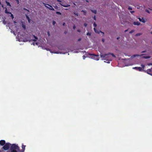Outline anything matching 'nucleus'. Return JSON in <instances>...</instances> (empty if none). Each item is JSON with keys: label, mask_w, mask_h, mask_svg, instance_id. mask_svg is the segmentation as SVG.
<instances>
[{"label": "nucleus", "mask_w": 152, "mask_h": 152, "mask_svg": "<svg viewBox=\"0 0 152 152\" xmlns=\"http://www.w3.org/2000/svg\"><path fill=\"white\" fill-rule=\"evenodd\" d=\"M100 33H102L103 34V35H104V33L103 32H102L101 31V32H100Z\"/></svg>", "instance_id": "51"}, {"label": "nucleus", "mask_w": 152, "mask_h": 152, "mask_svg": "<svg viewBox=\"0 0 152 152\" xmlns=\"http://www.w3.org/2000/svg\"><path fill=\"white\" fill-rule=\"evenodd\" d=\"M96 60H99V58H97V59H96Z\"/></svg>", "instance_id": "59"}, {"label": "nucleus", "mask_w": 152, "mask_h": 152, "mask_svg": "<svg viewBox=\"0 0 152 152\" xmlns=\"http://www.w3.org/2000/svg\"><path fill=\"white\" fill-rule=\"evenodd\" d=\"M128 9L129 10H132V8L130 6L129 7Z\"/></svg>", "instance_id": "24"}, {"label": "nucleus", "mask_w": 152, "mask_h": 152, "mask_svg": "<svg viewBox=\"0 0 152 152\" xmlns=\"http://www.w3.org/2000/svg\"><path fill=\"white\" fill-rule=\"evenodd\" d=\"M64 33H65V34H66V32H64Z\"/></svg>", "instance_id": "63"}, {"label": "nucleus", "mask_w": 152, "mask_h": 152, "mask_svg": "<svg viewBox=\"0 0 152 152\" xmlns=\"http://www.w3.org/2000/svg\"><path fill=\"white\" fill-rule=\"evenodd\" d=\"M62 6H63V7H68L70 6V5H68V4H66V5H62L61 4Z\"/></svg>", "instance_id": "13"}, {"label": "nucleus", "mask_w": 152, "mask_h": 152, "mask_svg": "<svg viewBox=\"0 0 152 152\" xmlns=\"http://www.w3.org/2000/svg\"><path fill=\"white\" fill-rule=\"evenodd\" d=\"M56 13L57 14H60V15H61V13L60 12H56Z\"/></svg>", "instance_id": "38"}, {"label": "nucleus", "mask_w": 152, "mask_h": 152, "mask_svg": "<svg viewBox=\"0 0 152 152\" xmlns=\"http://www.w3.org/2000/svg\"><path fill=\"white\" fill-rule=\"evenodd\" d=\"M108 55H109V54H103L102 53H101L100 56L101 58L104 59V58H105V57H106V56H107Z\"/></svg>", "instance_id": "4"}, {"label": "nucleus", "mask_w": 152, "mask_h": 152, "mask_svg": "<svg viewBox=\"0 0 152 152\" xmlns=\"http://www.w3.org/2000/svg\"><path fill=\"white\" fill-rule=\"evenodd\" d=\"M133 69H138L139 71H141L142 70V69L141 67H136L133 68Z\"/></svg>", "instance_id": "6"}, {"label": "nucleus", "mask_w": 152, "mask_h": 152, "mask_svg": "<svg viewBox=\"0 0 152 152\" xmlns=\"http://www.w3.org/2000/svg\"><path fill=\"white\" fill-rule=\"evenodd\" d=\"M120 38V37H118L117 38V39H119Z\"/></svg>", "instance_id": "57"}, {"label": "nucleus", "mask_w": 152, "mask_h": 152, "mask_svg": "<svg viewBox=\"0 0 152 152\" xmlns=\"http://www.w3.org/2000/svg\"><path fill=\"white\" fill-rule=\"evenodd\" d=\"M148 66L152 65V63H149L148 64Z\"/></svg>", "instance_id": "40"}, {"label": "nucleus", "mask_w": 152, "mask_h": 152, "mask_svg": "<svg viewBox=\"0 0 152 152\" xmlns=\"http://www.w3.org/2000/svg\"><path fill=\"white\" fill-rule=\"evenodd\" d=\"M146 52V51L145 50V51H142L141 52V53H145V52Z\"/></svg>", "instance_id": "50"}, {"label": "nucleus", "mask_w": 152, "mask_h": 152, "mask_svg": "<svg viewBox=\"0 0 152 152\" xmlns=\"http://www.w3.org/2000/svg\"><path fill=\"white\" fill-rule=\"evenodd\" d=\"M74 14L75 15H76L77 16H78V14L77 12H74Z\"/></svg>", "instance_id": "28"}, {"label": "nucleus", "mask_w": 152, "mask_h": 152, "mask_svg": "<svg viewBox=\"0 0 152 152\" xmlns=\"http://www.w3.org/2000/svg\"><path fill=\"white\" fill-rule=\"evenodd\" d=\"M43 4H44L45 7L48 8L50 10H54V9L53 8L52 6L48 4H45L44 3H43Z\"/></svg>", "instance_id": "3"}, {"label": "nucleus", "mask_w": 152, "mask_h": 152, "mask_svg": "<svg viewBox=\"0 0 152 152\" xmlns=\"http://www.w3.org/2000/svg\"><path fill=\"white\" fill-rule=\"evenodd\" d=\"M86 34L87 35L90 36L91 35V33L88 32Z\"/></svg>", "instance_id": "30"}, {"label": "nucleus", "mask_w": 152, "mask_h": 152, "mask_svg": "<svg viewBox=\"0 0 152 152\" xmlns=\"http://www.w3.org/2000/svg\"><path fill=\"white\" fill-rule=\"evenodd\" d=\"M33 45H34V43H33Z\"/></svg>", "instance_id": "64"}, {"label": "nucleus", "mask_w": 152, "mask_h": 152, "mask_svg": "<svg viewBox=\"0 0 152 152\" xmlns=\"http://www.w3.org/2000/svg\"><path fill=\"white\" fill-rule=\"evenodd\" d=\"M5 12L6 13H8V12L7 11V9H6L5 10Z\"/></svg>", "instance_id": "36"}, {"label": "nucleus", "mask_w": 152, "mask_h": 152, "mask_svg": "<svg viewBox=\"0 0 152 152\" xmlns=\"http://www.w3.org/2000/svg\"><path fill=\"white\" fill-rule=\"evenodd\" d=\"M77 31L79 32H81V31L79 29L77 30Z\"/></svg>", "instance_id": "47"}, {"label": "nucleus", "mask_w": 152, "mask_h": 152, "mask_svg": "<svg viewBox=\"0 0 152 152\" xmlns=\"http://www.w3.org/2000/svg\"><path fill=\"white\" fill-rule=\"evenodd\" d=\"M34 37L35 39H37V37L35 36L34 35Z\"/></svg>", "instance_id": "39"}, {"label": "nucleus", "mask_w": 152, "mask_h": 152, "mask_svg": "<svg viewBox=\"0 0 152 152\" xmlns=\"http://www.w3.org/2000/svg\"><path fill=\"white\" fill-rule=\"evenodd\" d=\"M142 58L145 59H148L150 58V57L149 56H143Z\"/></svg>", "instance_id": "12"}, {"label": "nucleus", "mask_w": 152, "mask_h": 152, "mask_svg": "<svg viewBox=\"0 0 152 152\" xmlns=\"http://www.w3.org/2000/svg\"><path fill=\"white\" fill-rule=\"evenodd\" d=\"M136 57V54L134 55L133 56H132L131 57V58L132 59H133L134 58Z\"/></svg>", "instance_id": "19"}, {"label": "nucleus", "mask_w": 152, "mask_h": 152, "mask_svg": "<svg viewBox=\"0 0 152 152\" xmlns=\"http://www.w3.org/2000/svg\"><path fill=\"white\" fill-rule=\"evenodd\" d=\"M5 142L4 140H1L0 141V144L2 145H3L5 144Z\"/></svg>", "instance_id": "7"}, {"label": "nucleus", "mask_w": 152, "mask_h": 152, "mask_svg": "<svg viewBox=\"0 0 152 152\" xmlns=\"http://www.w3.org/2000/svg\"><path fill=\"white\" fill-rule=\"evenodd\" d=\"M133 24L135 25L139 26L140 24V23L138 21L134 22L133 23Z\"/></svg>", "instance_id": "8"}, {"label": "nucleus", "mask_w": 152, "mask_h": 152, "mask_svg": "<svg viewBox=\"0 0 152 152\" xmlns=\"http://www.w3.org/2000/svg\"><path fill=\"white\" fill-rule=\"evenodd\" d=\"M2 22H3V23L4 24H5L6 23V21H5L4 20H2Z\"/></svg>", "instance_id": "21"}, {"label": "nucleus", "mask_w": 152, "mask_h": 152, "mask_svg": "<svg viewBox=\"0 0 152 152\" xmlns=\"http://www.w3.org/2000/svg\"><path fill=\"white\" fill-rule=\"evenodd\" d=\"M22 27L24 29H26V26L23 23H22Z\"/></svg>", "instance_id": "15"}, {"label": "nucleus", "mask_w": 152, "mask_h": 152, "mask_svg": "<svg viewBox=\"0 0 152 152\" xmlns=\"http://www.w3.org/2000/svg\"><path fill=\"white\" fill-rule=\"evenodd\" d=\"M81 38H80L78 39V41H80L81 40Z\"/></svg>", "instance_id": "46"}, {"label": "nucleus", "mask_w": 152, "mask_h": 152, "mask_svg": "<svg viewBox=\"0 0 152 152\" xmlns=\"http://www.w3.org/2000/svg\"><path fill=\"white\" fill-rule=\"evenodd\" d=\"M10 17L12 18V19L14 18L13 15L12 14H11Z\"/></svg>", "instance_id": "26"}, {"label": "nucleus", "mask_w": 152, "mask_h": 152, "mask_svg": "<svg viewBox=\"0 0 152 152\" xmlns=\"http://www.w3.org/2000/svg\"><path fill=\"white\" fill-rule=\"evenodd\" d=\"M10 152H21L18 146L15 144L11 145L10 150Z\"/></svg>", "instance_id": "1"}, {"label": "nucleus", "mask_w": 152, "mask_h": 152, "mask_svg": "<svg viewBox=\"0 0 152 152\" xmlns=\"http://www.w3.org/2000/svg\"><path fill=\"white\" fill-rule=\"evenodd\" d=\"M87 25V24L86 23H85L84 24V26H85V27H86Z\"/></svg>", "instance_id": "37"}, {"label": "nucleus", "mask_w": 152, "mask_h": 152, "mask_svg": "<svg viewBox=\"0 0 152 152\" xmlns=\"http://www.w3.org/2000/svg\"><path fill=\"white\" fill-rule=\"evenodd\" d=\"M108 54H109V55L111 54L113 57H115V56L113 53H109Z\"/></svg>", "instance_id": "20"}, {"label": "nucleus", "mask_w": 152, "mask_h": 152, "mask_svg": "<svg viewBox=\"0 0 152 152\" xmlns=\"http://www.w3.org/2000/svg\"><path fill=\"white\" fill-rule=\"evenodd\" d=\"M65 23H64L63 24V26H65Z\"/></svg>", "instance_id": "55"}, {"label": "nucleus", "mask_w": 152, "mask_h": 152, "mask_svg": "<svg viewBox=\"0 0 152 152\" xmlns=\"http://www.w3.org/2000/svg\"><path fill=\"white\" fill-rule=\"evenodd\" d=\"M23 10H25L27 11L28 12H29V11L28 10H27V9H26V8H23Z\"/></svg>", "instance_id": "32"}, {"label": "nucleus", "mask_w": 152, "mask_h": 152, "mask_svg": "<svg viewBox=\"0 0 152 152\" xmlns=\"http://www.w3.org/2000/svg\"><path fill=\"white\" fill-rule=\"evenodd\" d=\"M141 66L143 68H144L145 67V66L143 65L142 64Z\"/></svg>", "instance_id": "42"}, {"label": "nucleus", "mask_w": 152, "mask_h": 152, "mask_svg": "<svg viewBox=\"0 0 152 152\" xmlns=\"http://www.w3.org/2000/svg\"><path fill=\"white\" fill-rule=\"evenodd\" d=\"M57 1H58V2H61V1H60V0H58Z\"/></svg>", "instance_id": "58"}, {"label": "nucleus", "mask_w": 152, "mask_h": 152, "mask_svg": "<svg viewBox=\"0 0 152 152\" xmlns=\"http://www.w3.org/2000/svg\"><path fill=\"white\" fill-rule=\"evenodd\" d=\"M151 69H148V70H147V73L148 74L151 75H152V74H151V73H149V72H151Z\"/></svg>", "instance_id": "10"}, {"label": "nucleus", "mask_w": 152, "mask_h": 152, "mask_svg": "<svg viewBox=\"0 0 152 152\" xmlns=\"http://www.w3.org/2000/svg\"><path fill=\"white\" fill-rule=\"evenodd\" d=\"M139 21L140 22H142L143 23H145L146 22V20L143 18H138Z\"/></svg>", "instance_id": "5"}, {"label": "nucleus", "mask_w": 152, "mask_h": 152, "mask_svg": "<svg viewBox=\"0 0 152 152\" xmlns=\"http://www.w3.org/2000/svg\"><path fill=\"white\" fill-rule=\"evenodd\" d=\"M56 22L55 21H53V25H55V24L56 23Z\"/></svg>", "instance_id": "31"}, {"label": "nucleus", "mask_w": 152, "mask_h": 152, "mask_svg": "<svg viewBox=\"0 0 152 152\" xmlns=\"http://www.w3.org/2000/svg\"><path fill=\"white\" fill-rule=\"evenodd\" d=\"M36 44L37 45V43H36Z\"/></svg>", "instance_id": "61"}, {"label": "nucleus", "mask_w": 152, "mask_h": 152, "mask_svg": "<svg viewBox=\"0 0 152 152\" xmlns=\"http://www.w3.org/2000/svg\"><path fill=\"white\" fill-rule=\"evenodd\" d=\"M32 40L34 41H35L36 40L35 39H33Z\"/></svg>", "instance_id": "60"}, {"label": "nucleus", "mask_w": 152, "mask_h": 152, "mask_svg": "<svg viewBox=\"0 0 152 152\" xmlns=\"http://www.w3.org/2000/svg\"><path fill=\"white\" fill-rule=\"evenodd\" d=\"M81 12H83V14L84 15H86V10H82L81 11Z\"/></svg>", "instance_id": "14"}, {"label": "nucleus", "mask_w": 152, "mask_h": 152, "mask_svg": "<svg viewBox=\"0 0 152 152\" xmlns=\"http://www.w3.org/2000/svg\"><path fill=\"white\" fill-rule=\"evenodd\" d=\"M94 29L95 31V32L96 33V31H97V30H96V28H94Z\"/></svg>", "instance_id": "34"}, {"label": "nucleus", "mask_w": 152, "mask_h": 152, "mask_svg": "<svg viewBox=\"0 0 152 152\" xmlns=\"http://www.w3.org/2000/svg\"><path fill=\"white\" fill-rule=\"evenodd\" d=\"M94 26L95 28L97 26V25L95 23H94Z\"/></svg>", "instance_id": "25"}, {"label": "nucleus", "mask_w": 152, "mask_h": 152, "mask_svg": "<svg viewBox=\"0 0 152 152\" xmlns=\"http://www.w3.org/2000/svg\"><path fill=\"white\" fill-rule=\"evenodd\" d=\"M26 18L27 19L28 22L30 23L31 22V20L29 18V17L28 16H27V15H26Z\"/></svg>", "instance_id": "9"}, {"label": "nucleus", "mask_w": 152, "mask_h": 152, "mask_svg": "<svg viewBox=\"0 0 152 152\" xmlns=\"http://www.w3.org/2000/svg\"><path fill=\"white\" fill-rule=\"evenodd\" d=\"M91 11L94 13L96 14L97 13V11L96 10H91Z\"/></svg>", "instance_id": "11"}, {"label": "nucleus", "mask_w": 152, "mask_h": 152, "mask_svg": "<svg viewBox=\"0 0 152 152\" xmlns=\"http://www.w3.org/2000/svg\"><path fill=\"white\" fill-rule=\"evenodd\" d=\"M73 29H75V28H76L75 26V25H74L73 26Z\"/></svg>", "instance_id": "43"}, {"label": "nucleus", "mask_w": 152, "mask_h": 152, "mask_svg": "<svg viewBox=\"0 0 152 152\" xmlns=\"http://www.w3.org/2000/svg\"><path fill=\"white\" fill-rule=\"evenodd\" d=\"M16 1L17 2L18 4H19V0H18V1Z\"/></svg>", "instance_id": "54"}, {"label": "nucleus", "mask_w": 152, "mask_h": 152, "mask_svg": "<svg viewBox=\"0 0 152 152\" xmlns=\"http://www.w3.org/2000/svg\"><path fill=\"white\" fill-rule=\"evenodd\" d=\"M130 12L132 14V13H134V11H130Z\"/></svg>", "instance_id": "41"}, {"label": "nucleus", "mask_w": 152, "mask_h": 152, "mask_svg": "<svg viewBox=\"0 0 152 152\" xmlns=\"http://www.w3.org/2000/svg\"><path fill=\"white\" fill-rule=\"evenodd\" d=\"M94 29L95 31V32L96 33V31H97V30H96V28H94Z\"/></svg>", "instance_id": "33"}, {"label": "nucleus", "mask_w": 152, "mask_h": 152, "mask_svg": "<svg viewBox=\"0 0 152 152\" xmlns=\"http://www.w3.org/2000/svg\"><path fill=\"white\" fill-rule=\"evenodd\" d=\"M145 11L146 12H148V13L149 14L150 13H151L148 9H145Z\"/></svg>", "instance_id": "16"}, {"label": "nucleus", "mask_w": 152, "mask_h": 152, "mask_svg": "<svg viewBox=\"0 0 152 152\" xmlns=\"http://www.w3.org/2000/svg\"><path fill=\"white\" fill-rule=\"evenodd\" d=\"M11 145H12L10 143H7L4 146L3 148L5 150H7L10 147H11Z\"/></svg>", "instance_id": "2"}, {"label": "nucleus", "mask_w": 152, "mask_h": 152, "mask_svg": "<svg viewBox=\"0 0 152 152\" xmlns=\"http://www.w3.org/2000/svg\"><path fill=\"white\" fill-rule=\"evenodd\" d=\"M50 52L51 53H59L58 52H52L50 51Z\"/></svg>", "instance_id": "35"}, {"label": "nucleus", "mask_w": 152, "mask_h": 152, "mask_svg": "<svg viewBox=\"0 0 152 152\" xmlns=\"http://www.w3.org/2000/svg\"><path fill=\"white\" fill-rule=\"evenodd\" d=\"M128 29H127V30H125V31H124L125 32H127V31H128Z\"/></svg>", "instance_id": "53"}, {"label": "nucleus", "mask_w": 152, "mask_h": 152, "mask_svg": "<svg viewBox=\"0 0 152 152\" xmlns=\"http://www.w3.org/2000/svg\"><path fill=\"white\" fill-rule=\"evenodd\" d=\"M86 58V57L85 56H83V59H85Z\"/></svg>", "instance_id": "48"}, {"label": "nucleus", "mask_w": 152, "mask_h": 152, "mask_svg": "<svg viewBox=\"0 0 152 152\" xmlns=\"http://www.w3.org/2000/svg\"><path fill=\"white\" fill-rule=\"evenodd\" d=\"M148 9H149L150 10H152V9H150V8H148Z\"/></svg>", "instance_id": "56"}, {"label": "nucleus", "mask_w": 152, "mask_h": 152, "mask_svg": "<svg viewBox=\"0 0 152 152\" xmlns=\"http://www.w3.org/2000/svg\"><path fill=\"white\" fill-rule=\"evenodd\" d=\"M47 34H48V36H50V33H49V32H48V33H47Z\"/></svg>", "instance_id": "45"}, {"label": "nucleus", "mask_w": 152, "mask_h": 152, "mask_svg": "<svg viewBox=\"0 0 152 152\" xmlns=\"http://www.w3.org/2000/svg\"><path fill=\"white\" fill-rule=\"evenodd\" d=\"M134 31V30H132L131 31H130L129 33L130 34H132V33H133Z\"/></svg>", "instance_id": "27"}, {"label": "nucleus", "mask_w": 152, "mask_h": 152, "mask_svg": "<svg viewBox=\"0 0 152 152\" xmlns=\"http://www.w3.org/2000/svg\"><path fill=\"white\" fill-rule=\"evenodd\" d=\"M102 41L103 42H104V39H102Z\"/></svg>", "instance_id": "44"}, {"label": "nucleus", "mask_w": 152, "mask_h": 152, "mask_svg": "<svg viewBox=\"0 0 152 152\" xmlns=\"http://www.w3.org/2000/svg\"><path fill=\"white\" fill-rule=\"evenodd\" d=\"M7 14H12L11 13V12H8V13H7Z\"/></svg>", "instance_id": "49"}, {"label": "nucleus", "mask_w": 152, "mask_h": 152, "mask_svg": "<svg viewBox=\"0 0 152 152\" xmlns=\"http://www.w3.org/2000/svg\"><path fill=\"white\" fill-rule=\"evenodd\" d=\"M109 55H108L107 56H106V57H105V58L104 59H106V58H109Z\"/></svg>", "instance_id": "29"}, {"label": "nucleus", "mask_w": 152, "mask_h": 152, "mask_svg": "<svg viewBox=\"0 0 152 152\" xmlns=\"http://www.w3.org/2000/svg\"><path fill=\"white\" fill-rule=\"evenodd\" d=\"M144 54H142L140 55L136 54V57L141 56L144 55Z\"/></svg>", "instance_id": "18"}, {"label": "nucleus", "mask_w": 152, "mask_h": 152, "mask_svg": "<svg viewBox=\"0 0 152 152\" xmlns=\"http://www.w3.org/2000/svg\"><path fill=\"white\" fill-rule=\"evenodd\" d=\"M100 32H101V31L100 30H97L96 32V33L97 34H99L100 33Z\"/></svg>", "instance_id": "23"}, {"label": "nucleus", "mask_w": 152, "mask_h": 152, "mask_svg": "<svg viewBox=\"0 0 152 152\" xmlns=\"http://www.w3.org/2000/svg\"><path fill=\"white\" fill-rule=\"evenodd\" d=\"M6 3H7V6H10V7L11 6V4H10L9 2H6Z\"/></svg>", "instance_id": "22"}, {"label": "nucleus", "mask_w": 152, "mask_h": 152, "mask_svg": "<svg viewBox=\"0 0 152 152\" xmlns=\"http://www.w3.org/2000/svg\"><path fill=\"white\" fill-rule=\"evenodd\" d=\"M94 55L95 56H97V55Z\"/></svg>", "instance_id": "62"}, {"label": "nucleus", "mask_w": 152, "mask_h": 152, "mask_svg": "<svg viewBox=\"0 0 152 152\" xmlns=\"http://www.w3.org/2000/svg\"><path fill=\"white\" fill-rule=\"evenodd\" d=\"M94 19L95 20H96V18L95 16H94Z\"/></svg>", "instance_id": "52"}, {"label": "nucleus", "mask_w": 152, "mask_h": 152, "mask_svg": "<svg viewBox=\"0 0 152 152\" xmlns=\"http://www.w3.org/2000/svg\"><path fill=\"white\" fill-rule=\"evenodd\" d=\"M141 34H142L140 33H139L135 35V36H139L141 35Z\"/></svg>", "instance_id": "17"}]
</instances>
